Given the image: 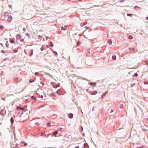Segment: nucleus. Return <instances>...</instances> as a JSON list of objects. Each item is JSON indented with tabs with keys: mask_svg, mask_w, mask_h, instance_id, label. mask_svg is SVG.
I'll list each match as a JSON object with an SVG mask.
<instances>
[{
	"mask_svg": "<svg viewBox=\"0 0 148 148\" xmlns=\"http://www.w3.org/2000/svg\"><path fill=\"white\" fill-rule=\"evenodd\" d=\"M14 52L16 53L18 51V50H14Z\"/></svg>",
	"mask_w": 148,
	"mask_h": 148,
	"instance_id": "nucleus-43",
	"label": "nucleus"
},
{
	"mask_svg": "<svg viewBox=\"0 0 148 148\" xmlns=\"http://www.w3.org/2000/svg\"><path fill=\"white\" fill-rule=\"evenodd\" d=\"M17 108L18 110H22L23 111L25 112V110L23 108L17 107Z\"/></svg>",
	"mask_w": 148,
	"mask_h": 148,
	"instance_id": "nucleus-3",
	"label": "nucleus"
},
{
	"mask_svg": "<svg viewBox=\"0 0 148 148\" xmlns=\"http://www.w3.org/2000/svg\"><path fill=\"white\" fill-rule=\"evenodd\" d=\"M128 38L130 39H133V37L131 35H130L128 36Z\"/></svg>",
	"mask_w": 148,
	"mask_h": 148,
	"instance_id": "nucleus-18",
	"label": "nucleus"
},
{
	"mask_svg": "<svg viewBox=\"0 0 148 148\" xmlns=\"http://www.w3.org/2000/svg\"><path fill=\"white\" fill-rule=\"evenodd\" d=\"M0 45H3V44H2V43H0Z\"/></svg>",
	"mask_w": 148,
	"mask_h": 148,
	"instance_id": "nucleus-62",
	"label": "nucleus"
},
{
	"mask_svg": "<svg viewBox=\"0 0 148 148\" xmlns=\"http://www.w3.org/2000/svg\"><path fill=\"white\" fill-rule=\"evenodd\" d=\"M134 75L136 77L138 75L137 73H136L134 74Z\"/></svg>",
	"mask_w": 148,
	"mask_h": 148,
	"instance_id": "nucleus-35",
	"label": "nucleus"
},
{
	"mask_svg": "<svg viewBox=\"0 0 148 148\" xmlns=\"http://www.w3.org/2000/svg\"><path fill=\"white\" fill-rule=\"evenodd\" d=\"M10 42L11 43H13L14 42V40H10Z\"/></svg>",
	"mask_w": 148,
	"mask_h": 148,
	"instance_id": "nucleus-25",
	"label": "nucleus"
},
{
	"mask_svg": "<svg viewBox=\"0 0 148 148\" xmlns=\"http://www.w3.org/2000/svg\"><path fill=\"white\" fill-rule=\"evenodd\" d=\"M27 145V143H25L24 146H26Z\"/></svg>",
	"mask_w": 148,
	"mask_h": 148,
	"instance_id": "nucleus-44",
	"label": "nucleus"
},
{
	"mask_svg": "<svg viewBox=\"0 0 148 148\" xmlns=\"http://www.w3.org/2000/svg\"><path fill=\"white\" fill-rule=\"evenodd\" d=\"M43 133L42 132L40 133V136H42V135H43Z\"/></svg>",
	"mask_w": 148,
	"mask_h": 148,
	"instance_id": "nucleus-45",
	"label": "nucleus"
},
{
	"mask_svg": "<svg viewBox=\"0 0 148 148\" xmlns=\"http://www.w3.org/2000/svg\"><path fill=\"white\" fill-rule=\"evenodd\" d=\"M1 133L0 132V136H1Z\"/></svg>",
	"mask_w": 148,
	"mask_h": 148,
	"instance_id": "nucleus-63",
	"label": "nucleus"
},
{
	"mask_svg": "<svg viewBox=\"0 0 148 148\" xmlns=\"http://www.w3.org/2000/svg\"><path fill=\"white\" fill-rule=\"evenodd\" d=\"M34 81H35L34 80L32 81L31 80V79L29 81V83H32V82H34Z\"/></svg>",
	"mask_w": 148,
	"mask_h": 148,
	"instance_id": "nucleus-28",
	"label": "nucleus"
},
{
	"mask_svg": "<svg viewBox=\"0 0 148 148\" xmlns=\"http://www.w3.org/2000/svg\"><path fill=\"white\" fill-rule=\"evenodd\" d=\"M46 39H47V40L48 39V37H47V36H46Z\"/></svg>",
	"mask_w": 148,
	"mask_h": 148,
	"instance_id": "nucleus-53",
	"label": "nucleus"
},
{
	"mask_svg": "<svg viewBox=\"0 0 148 148\" xmlns=\"http://www.w3.org/2000/svg\"><path fill=\"white\" fill-rule=\"evenodd\" d=\"M18 77H17L15 78H14V81L16 82H17L18 80Z\"/></svg>",
	"mask_w": 148,
	"mask_h": 148,
	"instance_id": "nucleus-17",
	"label": "nucleus"
},
{
	"mask_svg": "<svg viewBox=\"0 0 148 148\" xmlns=\"http://www.w3.org/2000/svg\"><path fill=\"white\" fill-rule=\"evenodd\" d=\"M50 43L51 44V45L49 46H51L52 47H53V43L51 41L50 42Z\"/></svg>",
	"mask_w": 148,
	"mask_h": 148,
	"instance_id": "nucleus-19",
	"label": "nucleus"
},
{
	"mask_svg": "<svg viewBox=\"0 0 148 148\" xmlns=\"http://www.w3.org/2000/svg\"><path fill=\"white\" fill-rule=\"evenodd\" d=\"M17 145H18V144H16V146L17 147H18Z\"/></svg>",
	"mask_w": 148,
	"mask_h": 148,
	"instance_id": "nucleus-58",
	"label": "nucleus"
},
{
	"mask_svg": "<svg viewBox=\"0 0 148 148\" xmlns=\"http://www.w3.org/2000/svg\"><path fill=\"white\" fill-rule=\"evenodd\" d=\"M9 13L8 12H6L5 13H4L3 15V16L2 17V20H4L5 19V18H2L4 17V18L5 17V16H7L8 15Z\"/></svg>",
	"mask_w": 148,
	"mask_h": 148,
	"instance_id": "nucleus-2",
	"label": "nucleus"
},
{
	"mask_svg": "<svg viewBox=\"0 0 148 148\" xmlns=\"http://www.w3.org/2000/svg\"><path fill=\"white\" fill-rule=\"evenodd\" d=\"M40 98H42L43 97V96L42 95H41V96H40Z\"/></svg>",
	"mask_w": 148,
	"mask_h": 148,
	"instance_id": "nucleus-46",
	"label": "nucleus"
},
{
	"mask_svg": "<svg viewBox=\"0 0 148 148\" xmlns=\"http://www.w3.org/2000/svg\"><path fill=\"white\" fill-rule=\"evenodd\" d=\"M9 7L10 8H11L12 5H9Z\"/></svg>",
	"mask_w": 148,
	"mask_h": 148,
	"instance_id": "nucleus-50",
	"label": "nucleus"
},
{
	"mask_svg": "<svg viewBox=\"0 0 148 148\" xmlns=\"http://www.w3.org/2000/svg\"><path fill=\"white\" fill-rule=\"evenodd\" d=\"M135 85V84L134 83H133L131 85V86L132 87H133Z\"/></svg>",
	"mask_w": 148,
	"mask_h": 148,
	"instance_id": "nucleus-38",
	"label": "nucleus"
},
{
	"mask_svg": "<svg viewBox=\"0 0 148 148\" xmlns=\"http://www.w3.org/2000/svg\"><path fill=\"white\" fill-rule=\"evenodd\" d=\"M75 148H79V146H77L75 147Z\"/></svg>",
	"mask_w": 148,
	"mask_h": 148,
	"instance_id": "nucleus-54",
	"label": "nucleus"
},
{
	"mask_svg": "<svg viewBox=\"0 0 148 148\" xmlns=\"http://www.w3.org/2000/svg\"><path fill=\"white\" fill-rule=\"evenodd\" d=\"M130 51H134L135 50V49L134 48H130Z\"/></svg>",
	"mask_w": 148,
	"mask_h": 148,
	"instance_id": "nucleus-22",
	"label": "nucleus"
},
{
	"mask_svg": "<svg viewBox=\"0 0 148 148\" xmlns=\"http://www.w3.org/2000/svg\"><path fill=\"white\" fill-rule=\"evenodd\" d=\"M40 83L41 84H42V85H44V83H42V82H40Z\"/></svg>",
	"mask_w": 148,
	"mask_h": 148,
	"instance_id": "nucleus-48",
	"label": "nucleus"
},
{
	"mask_svg": "<svg viewBox=\"0 0 148 148\" xmlns=\"http://www.w3.org/2000/svg\"><path fill=\"white\" fill-rule=\"evenodd\" d=\"M147 121H148V118L147 119Z\"/></svg>",
	"mask_w": 148,
	"mask_h": 148,
	"instance_id": "nucleus-64",
	"label": "nucleus"
},
{
	"mask_svg": "<svg viewBox=\"0 0 148 148\" xmlns=\"http://www.w3.org/2000/svg\"><path fill=\"white\" fill-rule=\"evenodd\" d=\"M87 23H86V22H84L83 23V25H86V24Z\"/></svg>",
	"mask_w": 148,
	"mask_h": 148,
	"instance_id": "nucleus-41",
	"label": "nucleus"
},
{
	"mask_svg": "<svg viewBox=\"0 0 148 148\" xmlns=\"http://www.w3.org/2000/svg\"><path fill=\"white\" fill-rule=\"evenodd\" d=\"M4 27L2 25H0V29L2 30L3 29Z\"/></svg>",
	"mask_w": 148,
	"mask_h": 148,
	"instance_id": "nucleus-16",
	"label": "nucleus"
},
{
	"mask_svg": "<svg viewBox=\"0 0 148 148\" xmlns=\"http://www.w3.org/2000/svg\"><path fill=\"white\" fill-rule=\"evenodd\" d=\"M111 110V109H108V112H109L110 114V113H111V112H110Z\"/></svg>",
	"mask_w": 148,
	"mask_h": 148,
	"instance_id": "nucleus-34",
	"label": "nucleus"
},
{
	"mask_svg": "<svg viewBox=\"0 0 148 148\" xmlns=\"http://www.w3.org/2000/svg\"><path fill=\"white\" fill-rule=\"evenodd\" d=\"M108 43H109V44L111 45L112 43V40L111 39H109L108 40Z\"/></svg>",
	"mask_w": 148,
	"mask_h": 148,
	"instance_id": "nucleus-10",
	"label": "nucleus"
},
{
	"mask_svg": "<svg viewBox=\"0 0 148 148\" xmlns=\"http://www.w3.org/2000/svg\"><path fill=\"white\" fill-rule=\"evenodd\" d=\"M68 116L69 118L71 119L73 118V114L71 113H70L68 115Z\"/></svg>",
	"mask_w": 148,
	"mask_h": 148,
	"instance_id": "nucleus-6",
	"label": "nucleus"
},
{
	"mask_svg": "<svg viewBox=\"0 0 148 148\" xmlns=\"http://www.w3.org/2000/svg\"><path fill=\"white\" fill-rule=\"evenodd\" d=\"M90 84H91V85H92V84H95V83H91Z\"/></svg>",
	"mask_w": 148,
	"mask_h": 148,
	"instance_id": "nucleus-56",
	"label": "nucleus"
},
{
	"mask_svg": "<svg viewBox=\"0 0 148 148\" xmlns=\"http://www.w3.org/2000/svg\"><path fill=\"white\" fill-rule=\"evenodd\" d=\"M134 9H135L136 8H140V9H141L140 7L139 6H135L134 7Z\"/></svg>",
	"mask_w": 148,
	"mask_h": 148,
	"instance_id": "nucleus-20",
	"label": "nucleus"
},
{
	"mask_svg": "<svg viewBox=\"0 0 148 148\" xmlns=\"http://www.w3.org/2000/svg\"><path fill=\"white\" fill-rule=\"evenodd\" d=\"M47 125L48 126H49L50 125V123H47Z\"/></svg>",
	"mask_w": 148,
	"mask_h": 148,
	"instance_id": "nucleus-33",
	"label": "nucleus"
},
{
	"mask_svg": "<svg viewBox=\"0 0 148 148\" xmlns=\"http://www.w3.org/2000/svg\"><path fill=\"white\" fill-rule=\"evenodd\" d=\"M23 32H25L26 31V28H23Z\"/></svg>",
	"mask_w": 148,
	"mask_h": 148,
	"instance_id": "nucleus-31",
	"label": "nucleus"
},
{
	"mask_svg": "<svg viewBox=\"0 0 148 148\" xmlns=\"http://www.w3.org/2000/svg\"><path fill=\"white\" fill-rule=\"evenodd\" d=\"M146 20H148V16L146 17Z\"/></svg>",
	"mask_w": 148,
	"mask_h": 148,
	"instance_id": "nucleus-55",
	"label": "nucleus"
},
{
	"mask_svg": "<svg viewBox=\"0 0 148 148\" xmlns=\"http://www.w3.org/2000/svg\"><path fill=\"white\" fill-rule=\"evenodd\" d=\"M13 103H12V106H13Z\"/></svg>",
	"mask_w": 148,
	"mask_h": 148,
	"instance_id": "nucleus-60",
	"label": "nucleus"
},
{
	"mask_svg": "<svg viewBox=\"0 0 148 148\" xmlns=\"http://www.w3.org/2000/svg\"><path fill=\"white\" fill-rule=\"evenodd\" d=\"M46 74L47 75L49 76H50L51 77H52V76L51 75H50V74L49 73H46Z\"/></svg>",
	"mask_w": 148,
	"mask_h": 148,
	"instance_id": "nucleus-24",
	"label": "nucleus"
},
{
	"mask_svg": "<svg viewBox=\"0 0 148 148\" xmlns=\"http://www.w3.org/2000/svg\"><path fill=\"white\" fill-rule=\"evenodd\" d=\"M60 85V84H57L56 85V86L57 87H59V85Z\"/></svg>",
	"mask_w": 148,
	"mask_h": 148,
	"instance_id": "nucleus-42",
	"label": "nucleus"
},
{
	"mask_svg": "<svg viewBox=\"0 0 148 148\" xmlns=\"http://www.w3.org/2000/svg\"><path fill=\"white\" fill-rule=\"evenodd\" d=\"M67 25L64 26V27L63 26H62L61 27V29L62 30L65 31V30H66V29L65 27H67Z\"/></svg>",
	"mask_w": 148,
	"mask_h": 148,
	"instance_id": "nucleus-9",
	"label": "nucleus"
},
{
	"mask_svg": "<svg viewBox=\"0 0 148 148\" xmlns=\"http://www.w3.org/2000/svg\"><path fill=\"white\" fill-rule=\"evenodd\" d=\"M53 53L54 55H55V56H57L58 54L55 51H54Z\"/></svg>",
	"mask_w": 148,
	"mask_h": 148,
	"instance_id": "nucleus-14",
	"label": "nucleus"
},
{
	"mask_svg": "<svg viewBox=\"0 0 148 148\" xmlns=\"http://www.w3.org/2000/svg\"><path fill=\"white\" fill-rule=\"evenodd\" d=\"M21 38V36L19 34H17L16 36V38H17L16 40H17V39H20Z\"/></svg>",
	"mask_w": 148,
	"mask_h": 148,
	"instance_id": "nucleus-5",
	"label": "nucleus"
},
{
	"mask_svg": "<svg viewBox=\"0 0 148 148\" xmlns=\"http://www.w3.org/2000/svg\"><path fill=\"white\" fill-rule=\"evenodd\" d=\"M133 15L132 14H127V15L128 16H131L132 15Z\"/></svg>",
	"mask_w": 148,
	"mask_h": 148,
	"instance_id": "nucleus-26",
	"label": "nucleus"
},
{
	"mask_svg": "<svg viewBox=\"0 0 148 148\" xmlns=\"http://www.w3.org/2000/svg\"><path fill=\"white\" fill-rule=\"evenodd\" d=\"M35 125H37V126H39L40 125V124L38 123H35Z\"/></svg>",
	"mask_w": 148,
	"mask_h": 148,
	"instance_id": "nucleus-23",
	"label": "nucleus"
},
{
	"mask_svg": "<svg viewBox=\"0 0 148 148\" xmlns=\"http://www.w3.org/2000/svg\"><path fill=\"white\" fill-rule=\"evenodd\" d=\"M10 122L11 124H13L14 123V119L12 117H11L10 119Z\"/></svg>",
	"mask_w": 148,
	"mask_h": 148,
	"instance_id": "nucleus-11",
	"label": "nucleus"
},
{
	"mask_svg": "<svg viewBox=\"0 0 148 148\" xmlns=\"http://www.w3.org/2000/svg\"><path fill=\"white\" fill-rule=\"evenodd\" d=\"M97 93V91H96L95 92V93H93V94H92V95H95V94H96V93Z\"/></svg>",
	"mask_w": 148,
	"mask_h": 148,
	"instance_id": "nucleus-49",
	"label": "nucleus"
},
{
	"mask_svg": "<svg viewBox=\"0 0 148 148\" xmlns=\"http://www.w3.org/2000/svg\"><path fill=\"white\" fill-rule=\"evenodd\" d=\"M82 135H83V136H84V133H83L82 134Z\"/></svg>",
	"mask_w": 148,
	"mask_h": 148,
	"instance_id": "nucleus-57",
	"label": "nucleus"
},
{
	"mask_svg": "<svg viewBox=\"0 0 148 148\" xmlns=\"http://www.w3.org/2000/svg\"><path fill=\"white\" fill-rule=\"evenodd\" d=\"M112 59L114 60H115L116 59V56L115 55H114L112 56Z\"/></svg>",
	"mask_w": 148,
	"mask_h": 148,
	"instance_id": "nucleus-13",
	"label": "nucleus"
},
{
	"mask_svg": "<svg viewBox=\"0 0 148 148\" xmlns=\"http://www.w3.org/2000/svg\"><path fill=\"white\" fill-rule=\"evenodd\" d=\"M91 51H92L90 49H88L87 50V51L88 53H90V52H91Z\"/></svg>",
	"mask_w": 148,
	"mask_h": 148,
	"instance_id": "nucleus-21",
	"label": "nucleus"
},
{
	"mask_svg": "<svg viewBox=\"0 0 148 148\" xmlns=\"http://www.w3.org/2000/svg\"><path fill=\"white\" fill-rule=\"evenodd\" d=\"M50 135V134H45L44 135V136L46 138H47Z\"/></svg>",
	"mask_w": 148,
	"mask_h": 148,
	"instance_id": "nucleus-15",
	"label": "nucleus"
},
{
	"mask_svg": "<svg viewBox=\"0 0 148 148\" xmlns=\"http://www.w3.org/2000/svg\"><path fill=\"white\" fill-rule=\"evenodd\" d=\"M28 96H31V95H30V94H29L28 95Z\"/></svg>",
	"mask_w": 148,
	"mask_h": 148,
	"instance_id": "nucleus-59",
	"label": "nucleus"
},
{
	"mask_svg": "<svg viewBox=\"0 0 148 148\" xmlns=\"http://www.w3.org/2000/svg\"><path fill=\"white\" fill-rule=\"evenodd\" d=\"M12 19V17L11 16H10L8 17L7 21L8 22H10Z\"/></svg>",
	"mask_w": 148,
	"mask_h": 148,
	"instance_id": "nucleus-4",
	"label": "nucleus"
},
{
	"mask_svg": "<svg viewBox=\"0 0 148 148\" xmlns=\"http://www.w3.org/2000/svg\"><path fill=\"white\" fill-rule=\"evenodd\" d=\"M107 92L106 94H105L104 93H103L102 94V95H101V99H103L104 97H105L106 95L107 94Z\"/></svg>",
	"mask_w": 148,
	"mask_h": 148,
	"instance_id": "nucleus-12",
	"label": "nucleus"
},
{
	"mask_svg": "<svg viewBox=\"0 0 148 148\" xmlns=\"http://www.w3.org/2000/svg\"><path fill=\"white\" fill-rule=\"evenodd\" d=\"M62 129V128L61 127H59L58 128V130L59 131H61Z\"/></svg>",
	"mask_w": 148,
	"mask_h": 148,
	"instance_id": "nucleus-29",
	"label": "nucleus"
},
{
	"mask_svg": "<svg viewBox=\"0 0 148 148\" xmlns=\"http://www.w3.org/2000/svg\"><path fill=\"white\" fill-rule=\"evenodd\" d=\"M86 64H87L88 65H89H89H90V64L88 63V61H86Z\"/></svg>",
	"mask_w": 148,
	"mask_h": 148,
	"instance_id": "nucleus-27",
	"label": "nucleus"
},
{
	"mask_svg": "<svg viewBox=\"0 0 148 148\" xmlns=\"http://www.w3.org/2000/svg\"><path fill=\"white\" fill-rule=\"evenodd\" d=\"M144 83L145 84H148V82H146L145 81H144Z\"/></svg>",
	"mask_w": 148,
	"mask_h": 148,
	"instance_id": "nucleus-30",
	"label": "nucleus"
},
{
	"mask_svg": "<svg viewBox=\"0 0 148 148\" xmlns=\"http://www.w3.org/2000/svg\"><path fill=\"white\" fill-rule=\"evenodd\" d=\"M31 97L32 98H34L35 100H36V99L33 96H31Z\"/></svg>",
	"mask_w": 148,
	"mask_h": 148,
	"instance_id": "nucleus-37",
	"label": "nucleus"
},
{
	"mask_svg": "<svg viewBox=\"0 0 148 148\" xmlns=\"http://www.w3.org/2000/svg\"><path fill=\"white\" fill-rule=\"evenodd\" d=\"M40 49V50H41V51H42L43 50H44V48H43V47L42 46V47H41Z\"/></svg>",
	"mask_w": 148,
	"mask_h": 148,
	"instance_id": "nucleus-32",
	"label": "nucleus"
},
{
	"mask_svg": "<svg viewBox=\"0 0 148 148\" xmlns=\"http://www.w3.org/2000/svg\"><path fill=\"white\" fill-rule=\"evenodd\" d=\"M38 73H39L38 72H36L34 74H35V75H36L37 74H38Z\"/></svg>",
	"mask_w": 148,
	"mask_h": 148,
	"instance_id": "nucleus-39",
	"label": "nucleus"
},
{
	"mask_svg": "<svg viewBox=\"0 0 148 148\" xmlns=\"http://www.w3.org/2000/svg\"><path fill=\"white\" fill-rule=\"evenodd\" d=\"M5 46L7 47H8L9 46V45H8L7 43H5Z\"/></svg>",
	"mask_w": 148,
	"mask_h": 148,
	"instance_id": "nucleus-40",
	"label": "nucleus"
},
{
	"mask_svg": "<svg viewBox=\"0 0 148 148\" xmlns=\"http://www.w3.org/2000/svg\"><path fill=\"white\" fill-rule=\"evenodd\" d=\"M24 40V39H21V42H23V41Z\"/></svg>",
	"mask_w": 148,
	"mask_h": 148,
	"instance_id": "nucleus-51",
	"label": "nucleus"
},
{
	"mask_svg": "<svg viewBox=\"0 0 148 148\" xmlns=\"http://www.w3.org/2000/svg\"><path fill=\"white\" fill-rule=\"evenodd\" d=\"M84 27L86 29H88L89 28L87 26H85Z\"/></svg>",
	"mask_w": 148,
	"mask_h": 148,
	"instance_id": "nucleus-47",
	"label": "nucleus"
},
{
	"mask_svg": "<svg viewBox=\"0 0 148 148\" xmlns=\"http://www.w3.org/2000/svg\"><path fill=\"white\" fill-rule=\"evenodd\" d=\"M8 42V41H6V43L7 44Z\"/></svg>",
	"mask_w": 148,
	"mask_h": 148,
	"instance_id": "nucleus-61",
	"label": "nucleus"
},
{
	"mask_svg": "<svg viewBox=\"0 0 148 148\" xmlns=\"http://www.w3.org/2000/svg\"><path fill=\"white\" fill-rule=\"evenodd\" d=\"M30 53L29 54V56L30 57H31L33 54V49H31L30 50Z\"/></svg>",
	"mask_w": 148,
	"mask_h": 148,
	"instance_id": "nucleus-7",
	"label": "nucleus"
},
{
	"mask_svg": "<svg viewBox=\"0 0 148 148\" xmlns=\"http://www.w3.org/2000/svg\"><path fill=\"white\" fill-rule=\"evenodd\" d=\"M1 53H5V51H4V50H2L1 51Z\"/></svg>",
	"mask_w": 148,
	"mask_h": 148,
	"instance_id": "nucleus-36",
	"label": "nucleus"
},
{
	"mask_svg": "<svg viewBox=\"0 0 148 148\" xmlns=\"http://www.w3.org/2000/svg\"><path fill=\"white\" fill-rule=\"evenodd\" d=\"M58 131L57 130H56L55 131L53 132V134L54 136H56L55 135L57 134H58Z\"/></svg>",
	"mask_w": 148,
	"mask_h": 148,
	"instance_id": "nucleus-8",
	"label": "nucleus"
},
{
	"mask_svg": "<svg viewBox=\"0 0 148 148\" xmlns=\"http://www.w3.org/2000/svg\"><path fill=\"white\" fill-rule=\"evenodd\" d=\"M111 113H110V115L112 116L114 115L115 113V112H114V110L113 109H111Z\"/></svg>",
	"mask_w": 148,
	"mask_h": 148,
	"instance_id": "nucleus-1",
	"label": "nucleus"
},
{
	"mask_svg": "<svg viewBox=\"0 0 148 148\" xmlns=\"http://www.w3.org/2000/svg\"><path fill=\"white\" fill-rule=\"evenodd\" d=\"M27 35L29 37V36H30V35L29 34H28V33H27Z\"/></svg>",
	"mask_w": 148,
	"mask_h": 148,
	"instance_id": "nucleus-52",
	"label": "nucleus"
}]
</instances>
